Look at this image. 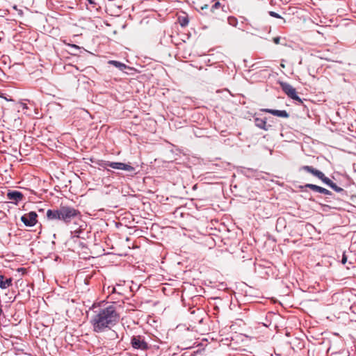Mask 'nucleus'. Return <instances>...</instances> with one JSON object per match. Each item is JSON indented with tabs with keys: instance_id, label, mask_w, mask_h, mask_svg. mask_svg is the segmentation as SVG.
I'll list each match as a JSON object with an SVG mask.
<instances>
[{
	"instance_id": "obj_1",
	"label": "nucleus",
	"mask_w": 356,
	"mask_h": 356,
	"mask_svg": "<svg viewBox=\"0 0 356 356\" xmlns=\"http://www.w3.org/2000/svg\"><path fill=\"white\" fill-rule=\"evenodd\" d=\"M120 318V314L113 305L106 307H93L90 323L94 332L102 333L111 330L118 324Z\"/></svg>"
},
{
	"instance_id": "obj_2",
	"label": "nucleus",
	"mask_w": 356,
	"mask_h": 356,
	"mask_svg": "<svg viewBox=\"0 0 356 356\" xmlns=\"http://www.w3.org/2000/svg\"><path fill=\"white\" fill-rule=\"evenodd\" d=\"M99 164L104 169H107L108 167H111L113 169L124 170L130 175H136V168L138 167V164L134 166L129 162L122 163L102 161Z\"/></svg>"
},
{
	"instance_id": "obj_3",
	"label": "nucleus",
	"mask_w": 356,
	"mask_h": 356,
	"mask_svg": "<svg viewBox=\"0 0 356 356\" xmlns=\"http://www.w3.org/2000/svg\"><path fill=\"white\" fill-rule=\"evenodd\" d=\"M61 221L65 224H70L72 220L81 216V212L70 206L60 205Z\"/></svg>"
},
{
	"instance_id": "obj_4",
	"label": "nucleus",
	"mask_w": 356,
	"mask_h": 356,
	"mask_svg": "<svg viewBox=\"0 0 356 356\" xmlns=\"http://www.w3.org/2000/svg\"><path fill=\"white\" fill-rule=\"evenodd\" d=\"M130 344L134 349L143 351L149 349V346L143 335H134L130 340Z\"/></svg>"
},
{
	"instance_id": "obj_5",
	"label": "nucleus",
	"mask_w": 356,
	"mask_h": 356,
	"mask_svg": "<svg viewBox=\"0 0 356 356\" xmlns=\"http://www.w3.org/2000/svg\"><path fill=\"white\" fill-rule=\"evenodd\" d=\"M280 87L286 95L293 100L302 104V99L297 95L296 90L291 84L286 82H280Z\"/></svg>"
},
{
	"instance_id": "obj_6",
	"label": "nucleus",
	"mask_w": 356,
	"mask_h": 356,
	"mask_svg": "<svg viewBox=\"0 0 356 356\" xmlns=\"http://www.w3.org/2000/svg\"><path fill=\"white\" fill-rule=\"evenodd\" d=\"M38 214L35 211H30L21 217V221L27 227H33L38 222Z\"/></svg>"
},
{
	"instance_id": "obj_7",
	"label": "nucleus",
	"mask_w": 356,
	"mask_h": 356,
	"mask_svg": "<svg viewBox=\"0 0 356 356\" xmlns=\"http://www.w3.org/2000/svg\"><path fill=\"white\" fill-rule=\"evenodd\" d=\"M60 208L56 209H48L46 213L47 220H60L61 221Z\"/></svg>"
},
{
	"instance_id": "obj_8",
	"label": "nucleus",
	"mask_w": 356,
	"mask_h": 356,
	"mask_svg": "<svg viewBox=\"0 0 356 356\" xmlns=\"http://www.w3.org/2000/svg\"><path fill=\"white\" fill-rule=\"evenodd\" d=\"M7 197L8 200H11L15 204H17V202L22 201L24 198V195L22 193L17 191H9L7 193Z\"/></svg>"
},
{
	"instance_id": "obj_9",
	"label": "nucleus",
	"mask_w": 356,
	"mask_h": 356,
	"mask_svg": "<svg viewBox=\"0 0 356 356\" xmlns=\"http://www.w3.org/2000/svg\"><path fill=\"white\" fill-rule=\"evenodd\" d=\"M260 111L262 112L270 113L275 116H277V117H280V118H288L289 117V113L284 110L280 111V110H275V109H270V108H261Z\"/></svg>"
},
{
	"instance_id": "obj_10",
	"label": "nucleus",
	"mask_w": 356,
	"mask_h": 356,
	"mask_svg": "<svg viewBox=\"0 0 356 356\" xmlns=\"http://www.w3.org/2000/svg\"><path fill=\"white\" fill-rule=\"evenodd\" d=\"M228 165V163H223L218 158H216L214 163H212L211 164V166L209 167V168L213 170H219L220 168H225L226 166Z\"/></svg>"
},
{
	"instance_id": "obj_11",
	"label": "nucleus",
	"mask_w": 356,
	"mask_h": 356,
	"mask_svg": "<svg viewBox=\"0 0 356 356\" xmlns=\"http://www.w3.org/2000/svg\"><path fill=\"white\" fill-rule=\"evenodd\" d=\"M254 123L257 127L262 129L265 131L268 130V128L270 127L267 125L266 118H254Z\"/></svg>"
},
{
	"instance_id": "obj_12",
	"label": "nucleus",
	"mask_w": 356,
	"mask_h": 356,
	"mask_svg": "<svg viewBox=\"0 0 356 356\" xmlns=\"http://www.w3.org/2000/svg\"><path fill=\"white\" fill-rule=\"evenodd\" d=\"M12 278H6L3 275H0V288L7 289L12 285Z\"/></svg>"
},
{
	"instance_id": "obj_13",
	"label": "nucleus",
	"mask_w": 356,
	"mask_h": 356,
	"mask_svg": "<svg viewBox=\"0 0 356 356\" xmlns=\"http://www.w3.org/2000/svg\"><path fill=\"white\" fill-rule=\"evenodd\" d=\"M108 63L109 65H112L115 66V67L118 68L121 71H124V70L129 68L128 66H127L124 63H122L120 61L110 60L108 61Z\"/></svg>"
},
{
	"instance_id": "obj_14",
	"label": "nucleus",
	"mask_w": 356,
	"mask_h": 356,
	"mask_svg": "<svg viewBox=\"0 0 356 356\" xmlns=\"http://www.w3.org/2000/svg\"><path fill=\"white\" fill-rule=\"evenodd\" d=\"M213 2H214V3L211 6V11L214 15L213 17L218 19V14L216 11L220 8L223 10V7L221 6V4L218 1L214 0Z\"/></svg>"
},
{
	"instance_id": "obj_15",
	"label": "nucleus",
	"mask_w": 356,
	"mask_h": 356,
	"mask_svg": "<svg viewBox=\"0 0 356 356\" xmlns=\"http://www.w3.org/2000/svg\"><path fill=\"white\" fill-rule=\"evenodd\" d=\"M83 160L85 163L90 165V162L94 164H97L99 167H102L99 163H100L102 160H99L96 157H83Z\"/></svg>"
},
{
	"instance_id": "obj_16",
	"label": "nucleus",
	"mask_w": 356,
	"mask_h": 356,
	"mask_svg": "<svg viewBox=\"0 0 356 356\" xmlns=\"http://www.w3.org/2000/svg\"><path fill=\"white\" fill-rule=\"evenodd\" d=\"M304 187L308 188L312 190L313 191L318 192V193H321V191L322 188L321 186H317L315 184H307L304 186ZM301 188H303V186H301Z\"/></svg>"
},
{
	"instance_id": "obj_17",
	"label": "nucleus",
	"mask_w": 356,
	"mask_h": 356,
	"mask_svg": "<svg viewBox=\"0 0 356 356\" xmlns=\"http://www.w3.org/2000/svg\"><path fill=\"white\" fill-rule=\"evenodd\" d=\"M178 22L182 27H184L188 24V18L187 16H179L178 17Z\"/></svg>"
},
{
	"instance_id": "obj_18",
	"label": "nucleus",
	"mask_w": 356,
	"mask_h": 356,
	"mask_svg": "<svg viewBox=\"0 0 356 356\" xmlns=\"http://www.w3.org/2000/svg\"><path fill=\"white\" fill-rule=\"evenodd\" d=\"M227 21H228L229 24L232 26H236L237 23H238L237 19L234 17H229L227 18Z\"/></svg>"
},
{
	"instance_id": "obj_19",
	"label": "nucleus",
	"mask_w": 356,
	"mask_h": 356,
	"mask_svg": "<svg viewBox=\"0 0 356 356\" xmlns=\"http://www.w3.org/2000/svg\"><path fill=\"white\" fill-rule=\"evenodd\" d=\"M330 187L333 189L334 191L336 192H338V193H340V192H342L343 191V189L339 186H338L335 183H334L333 181L332 182V184L330 185Z\"/></svg>"
},
{
	"instance_id": "obj_20",
	"label": "nucleus",
	"mask_w": 356,
	"mask_h": 356,
	"mask_svg": "<svg viewBox=\"0 0 356 356\" xmlns=\"http://www.w3.org/2000/svg\"><path fill=\"white\" fill-rule=\"evenodd\" d=\"M313 175L318 177L319 179H321L324 175V173L317 169H315L313 172Z\"/></svg>"
},
{
	"instance_id": "obj_21",
	"label": "nucleus",
	"mask_w": 356,
	"mask_h": 356,
	"mask_svg": "<svg viewBox=\"0 0 356 356\" xmlns=\"http://www.w3.org/2000/svg\"><path fill=\"white\" fill-rule=\"evenodd\" d=\"M302 169H303L304 170H305L309 173H312V175L315 170V168H314L313 167L309 166V165H304L302 167Z\"/></svg>"
},
{
	"instance_id": "obj_22",
	"label": "nucleus",
	"mask_w": 356,
	"mask_h": 356,
	"mask_svg": "<svg viewBox=\"0 0 356 356\" xmlns=\"http://www.w3.org/2000/svg\"><path fill=\"white\" fill-rule=\"evenodd\" d=\"M323 183H325V184H327V186H330V185L332 184V181L329 179L328 177H327L325 175H323V177H322V179H321Z\"/></svg>"
},
{
	"instance_id": "obj_23",
	"label": "nucleus",
	"mask_w": 356,
	"mask_h": 356,
	"mask_svg": "<svg viewBox=\"0 0 356 356\" xmlns=\"http://www.w3.org/2000/svg\"><path fill=\"white\" fill-rule=\"evenodd\" d=\"M322 193V194H324V195H332V193L331 191H330L329 190L325 188H321V193Z\"/></svg>"
},
{
	"instance_id": "obj_24",
	"label": "nucleus",
	"mask_w": 356,
	"mask_h": 356,
	"mask_svg": "<svg viewBox=\"0 0 356 356\" xmlns=\"http://www.w3.org/2000/svg\"><path fill=\"white\" fill-rule=\"evenodd\" d=\"M110 337L111 339H117L118 337V333L115 331L112 330V332L110 334Z\"/></svg>"
},
{
	"instance_id": "obj_25",
	"label": "nucleus",
	"mask_w": 356,
	"mask_h": 356,
	"mask_svg": "<svg viewBox=\"0 0 356 356\" xmlns=\"http://www.w3.org/2000/svg\"><path fill=\"white\" fill-rule=\"evenodd\" d=\"M269 15L271 17H275V18H282L281 16L279 14H277V13L273 12V11H270L269 12Z\"/></svg>"
},
{
	"instance_id": "obj_26",
	"label": "nucleus",
	"mask_w": 356,
	"mask_h": 356,
	"mask_svg": "<svg viewBox=\"0 0 356 356\" xmlns=\"http://www.w3.org/2000/svg\"><path fill=\"white\" fill-rule=\"evenodd\" d=\"M13 9H15L17 13H18V15L19 16H22L23 15V11L21 9H18L17 7L16 6H13Z\"/></svg>"
},
{
	"instance_id": "obj_27",
	"label": "nucleus",
	"mask_w": 356,
	"mask_h": 356,
	"mask_svg": "<svg viewBox=\"0 0 356 356\" xmlns=\"http://www.w3.org/2000/svg\"><path fill=\"white\" fill-rule=\"evenodd\" d=\"M347 261V256L346 254H345V252L343 254V256H342V259H341V263L342 264H346Z\"/></svg>"
},
{
	"instance_id": "obj_28",
	"label": "nucleus",
	"mask_w": 356,
	"mask_h": 356,
	"mask_svg": "<svg viewBox=\"0 0 356 356\" xmlns=\"http://www.w3.org/2000/svg\"><path fill=\"white\" fill-rule=\"evenodd\" d=\"M273 40L275 44H280V37L273 38Z\"/></svg>"
},
{
	"instance_id": "obj_29",
	"label": "nucleus",
	"mask_w": 356,
	"mask_h": 356,
	"mask_svg": "<svg viewBox=\"0 0 356 356\" xmlns=\"http://www.w3.org/2000/svg\"><path fill=\"white\" fill-rule=\"evenodd\" d=\"M89 3L91 4H95V0H88Z\"/></svg>"
},
{
	"instance_id": "obj_30",
	"label": "nucleus",
	"mask_w": 356,
	"mask_h": 356,
	"mask_svg": "<svg viewBox=\"0 0 356 356\" xmlns=\"http://www.w3.org/2000/svg\"><path fill=\"white\" fill-rule=\"evenodd\" d=\"M207 8H208V5L207 4H205L204 6L201 7L202 10H204V9Z\"/></svg>"
},
{
	"instance_id": "obj_31",
	"label": "nucleus",
	"mask_w": 356,
	"mask_h": 356,
	"mask_svg": "<svg viewBox=\"0 0 356 356\" xmlns=\"http://www.w3.org/2000/svg\"><path fill=\"white\" fill-rule=\"evenodd\" d=\"M168 163L172 165V164H173V163H174V161H168Z\"/></svg>"
}]
</instances>
